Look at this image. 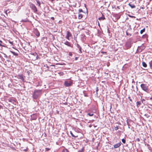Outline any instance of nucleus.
I'll use <instances>...</instances> for the list:
<instances>
[{
	"label": "nucleus",
	"instance_id": "1",
	"mask_svg": "<svg viewBox=\"0 0 152 152\" xmlns=\"http://www.w3.org/2000/svg\"><path fill=\"white\" fill-rule=\"evenodd\" d=\"M29 7H30L33 10V11L34 13H36L37 12V9L35 5L33 4L30 2L29 3Z\"/></svg>",
	"mask_w": 152,
	"mask_h": 152
},
{
	"label": "nucleus",
	"instance_id": "2",
	"mask_svg": "<svg viewBox=\"0 0 152 152\" xmlns=\"http://www.w3.org/2000/svg\"><path fill=\"white\" fill-rule=\"evenodd\" d=\"M40 91L39 90H35L34 91V93L33 94V98L34 99H37L39 95V93Z\"/></svg>",
	"mask_w": 152,
	"mask_h": 152
},
{
	"label": "nucleus",
	"instance_id": "3",
	"mask_svg": "<svg viewBox=\"0 0 152 152\" xmlns=\"http://www.w3.org/2000/svg\"><path fill=\"white\" fill-rule=\"evenodd\" d=\"M140 86L142 89L144 91L146 92H148V87L146 84H142Z\"/></svg>",
	"mask_w": 152,
	"mask_h": 152
},
{
	"label": "nucleus",
	"instance_id": "4",
	"mask_svg": "<svg viewBox=\"0 0 152 152\" xmlns=\"http://www.w3.org/2000/svg\"><path fill=\"white\" fill-rule=\"evenodd\" d=\"M72 84V82L71 81H66L64 83V85L66 87L71 86Z\"/></svg>",
	"mask_w": 152,
	"mask_h": 152
},
{
	"label": "nucleus",
	"instance_id": "5",
	"mask_svg": "<svg viewBox=\"0 0 152 152\" xmlns=\"http://www.w3.org/2000/svg\"><path fill=\"white\" fill-rule=\"evenodd\" d=\"M126 46L128 48H130L131 47V43L129 42H126L125 44Z\"/></svg>",
	"mask_w": 152,
	"mask_h": 152
},
{
	"label": "nucleus",
	"instance_id": "6",
	"mask_svg": "<svg viewBox=\"0 0 152 152\" xmlns=\"http://www.w3.org/2000/svg\"><path fill=\"white\" fill-rule=\"evenodd\" d=\"M18 78L20 79L21 80H22L23 81L24 80V77L23 75H22V74H21V75H18Z\"/></svg>",
	"mask_w": 152,
	"mask_h": 152
},
{
	"label": "nucleus",
	"instance_id": "7",
	"mask_svg": "<svg viewBox=\"0 0 152 152\" xmlns=\"http://www.w3.org/2000/svg\"><path fill=\"white\" fill-rule=\"evenodd\" d=\"M34 33L37 37H38L40 36V33L37 30H35L34 32Z\"/></svg>",
	"mask_w": 152,
	"mask_h": 152
},
{
	"label": "nucleus",
	"instance_id": "8",
	"mask_svg": "<svg viewBox=\"0 0 152 152\" xmlns=\"http://www.w3.org/2000/svg\"><path fill=\"white\" fill-rule=\"evenodd\" d=\"M71 36L72 34L71 33L68 31H67L66 35V37H71Z\"/></svg>",
	"mask_w": 152,
	"mask_h": 152
},
{
	"label": "nucleus",
	"instance_id": "9",
	"mask_svg": "<svg viewBox=\"0 0 152 152\" xmlns=\"http://www.w3.org/2000/svg\"><path fill=\"white\" fill-rule=\"evenodd\" d=\"M64 44L69 47H71V43L69 42L66 41L64 43Z\"/></svg>",
	"mask_w": 152,
	"mask_h": 152
},
{
	"label": "nucleus",
	"instance_id": "10",
	"mask_svg": "<svg viewBox=\"0 0 152 152\" xmlns=\"http://www.w3.org/2000/svg\"><path fill=\"white\" fill-rule=\"evenodd\" d=\"M31 118L33 120H35L37 119L36 115L35 114H33L31 115Z\"/></svg>",
	"mask_w": 152,
	"mask_h": 152
},
{
	"label": "nucleus",
	"instance_id": "11",
	"mask_svg": "<svg viewBox=\"0 0 152 152\" xmlns=\"http://www.w3.org/2000/svg\"><path fill=\"white\" fill-rule=\"evenodd\" d=\"M121 145V144L120 143H118L117 144H116L115 145H114V148H117L119 147Z\"/></svg>",
	"mask_w": 152,
	"mask_h": 152
},
{
	"label": "nucleus",
	"instance_id": "12",
	"mask_svg": "<svg viewBox=\"0 0 152 152\" xmlns=\"http://www.w3.org/2000/svg\"><path fill=\"white\" fill-rule=\"evenodd\" d=\"M129 5L130 7L132 9L136 7V6L135 5L133 4H132L131 3H130L129 4Z\"/></svg>",
	"mask_w": 152,
	"mask_h": 152
},
{
	"label": "nucleus",
	"instance_id": "13",
	"mask_svg": "<svg viewBox=\"0 0 152 152\" xmlns=\"http://www.w3.org/2000/svg\"><path fill=\"white\" fill-rule=\"evenodd\" d=\"M136 106L137 107H139L141 104V102L140 101H137L136 103Z\"/></svg>",
	"mask_w": 152,
	"mask_h": 152
},
{
	"label": "nucleus",
	"instance_id": "14",
	"mask_svg": "<svg viewBox=\"0 0 152 152\" xmlns=\"http://www.w3.org/2000/svg\"><path fill=\"white\" fill-rule=\"evenodd\" d=\"M10 53H12L14 56H17L18 55V53H15L14 52H13L12 51L10 50Z\"/></svg>",
	"mask_w": 152,
	"mask_h": 152
},
{
	"label": "nucleus",
	"instance_id": "15",
	"mask_svg": "<svg viewBox=\"0 0 152 152\" xmlns=\"http://www.w3.org/2000/svg\"><path fill=\"white\" fill-rule=\"evenodd\" d=\"M102 17H101L99 18L98 19L99 20H104L105 19V18L103 14H102Z\"/></svg>",
	"mask_w": 152,
	"mask_h": 152
},
{
	"label": "nucleus",
	"instance_id": "16",
	"mask_svg": "<svg viewBox=\"0 0 152 152\" xmlns=\"http://www.w3.org/2000/svg\"><path fill=\"white\" fill-rule=\"evenodd\" d=\"M78 19H81L83 17V15L82 14H79L78 15Z\"/></svg>",
	"mask_w": 152,
	"mask_h": 152
},
{
	"label": "nucleus",
	"instance_id": "17",
	"mask_svg": "<svg viewBox=\"0 0 152 152\" xmlns=\"http://www.w3.org/2000/svg\"><path fill=\"white\" fill-rule=\"evenodd\" d=\"M70 134H71V135L73 137H77V136H75L72 133V132L71 131H70Z\"/></svg>",
	"mask_w": 152,
	"mask_h": 152
},
{
	"label": "nucleus",
	"instance_id": "18",
	"mask_svg": "<svg viewBox=\"0 0 152 152\" xmlns=\"http://www.w3.org/2000/svg\"><path fill=\"white\" fill-rule=\"evenodd\" d=\"M28 20L27 19H23L21 21V22H26L28 21Z\"/></svg>",
	"mask_w": 152,
	"mask_h": 152
},
{
	"label": "nucleus",
	"instance_id": "19",
	"mask_svg": "<svg viewBox=\"0 0 152 152\" xmlns=\"http://www.w3.org/2000/svg\"><path fill=\"white\" fill-rule=\"evenodd\" d=\"M88 115L90 116H92L93 115H94V114H93V112H91V113H88Z\"/></svg>",
	"mask_w": 152,
	"mask_h": 152
},
{
	"label": "nucleus",
	"instance_id": "20",
	"mask_svg": "<svg viewBox=\"0 0 152 152\" xmlns=\"http://www.w3.org/2000/svg\"><path fill=\"white\" fill-rule=\"evenodd\" d=\"M62 152H69V151L67 149L64 148Z\"/></svg>",
	"mask_w": 152,
	"mask_h": 152
},
{
	"label": "nucleus",
	"instance_id": "21",
	"mask_svg": "<svg viewBox=\"0 0 152 152\" xmlns=\"http://www.w3.org/2000/svg\"><path fill=\"white\" fill-rule=\"evenodd\" d=\"M145 31V28H144L143 29L141 30V31H140V33L141 34H142L143 32H144Z\"/></svg>",
	"mask_w": 152,
	"mask_h": 152
},
{
	"label": "nucleus",
	"instance_id": "22",
	"mask_svg": "<svg viewBox=\"0 0 152 152\" xmlns=\"http://www.w3.org/2000/svg\"><path fill=\"white\" fill-rule=\"evenodd\" d=\"M90 31L88 30H86L85 31V33L87 34H89L90 33H89Z\"/></svg>",
	"mask_w": 152,
	"mask_h": 152
},
{
	"label": "nucleus",
	"instance_id": "23",
	"mask_svg": "<svg viewBox=\"0 0 152 152\" xmlns=\"http://www.w3.org/2000/svg\"><path fill=\"white\" fill-rule=\"evenodd\" d=\"M126 35L129 36L130 37L131 36L132 34H130L127 31H126Z\"/></svg>",
	"mask_w": 152,
	"mask_h": 152
},
{
	"label": "nucleus",
	"instance_id": "24",
	"mask_svg": "<svg viewBox=\"0 0 152 152\" xmlns=\"http://www.w3.org/2000/svg\"><path fill=\"white\" fill-rule=\"evenodd\" d=\"M142 66H147V64L144 62H142Z\"/></svg>",
	"mask_w": 152,
	"mask_h": 152
},
{
	"label": "nucleus",
	"instance_id": "25",
	"mask_svg": "<svg viewBox=\"0 0 152 152\" xmlns=\"http://www.w3.org/2000/svg\"><path fill=\"white\" fill-rule=\"evenodd\" d=\"M36 1H37V4H38L39 6L40 7V3L39 1L38 0H36Z\"/></svg>",
	"mask_w": 152,
	"mask_h": 152
},
{
	"label": "nucleus",
	"instance_id": "26",
	"mask_svg": "<svg viewBox=\"0 0 152 152\" xmlns=\"http://www.w3.org/2000/svg\"><path fill=\"white\" fill-rule=\"evenodd\" d=\"M121 141H122V142L124 144L125 143H126V140H125L124 139H123L121 140Z\"/></svg>",
	"mask_w": 152,
	"mask_h": 152
},
{
	"label": "nucleus",
	"instance_id": "27",
	"mask_svg": "<svg viewBox=\"0 0 152 152\" xmlns=\"http://www.w3.org/2000/svg\"><path fill=\"white\" fill-rule=\"evenodd\" d=\"M128 15L129 17L131 18H135V17L134 16H132L129 15Z\"/></svg>",
	"mask_w": 152,
	"mask_h": 152
},
{
	"label": "nucleus",
	"instance_id": "28",
	"mask_svg": "<svg viewBox=\"0 0 152 152\" xmlns=\"http://www.w3.org/2000/svg\"><path fill=\"white\" fill-rule=\"evenodd\" d=\"M79 49V53H82V48H78Z\"/></svg>",
	"mask_w": 152,
	"mask_h": 152
},
{
	"label": "nucleus",
	"instance_id": "29",
	"mask_svg": "<svg viewBox=\"0 0 152 152\" xmlns=\"http://www.w3.org/2000/svg\"><path fill=\"white\" fill-rule=\"evenodd\" d=\"M69 55L70 56H72V52H69Z\"/></svg>",
	"mask_w": 152,
	"mask_h": 152
},
{
	"label": "nucleus",
	"instance_id": "30",
	"mask_svg": "<svg viewBox=\"0 0 152 152\" xmlns=\"http://www.w3.org/2000/svg\"><path fill=\"white\" fill-rule=\"evenodd\" d=\"M107 32L109 33V34H110V30H109V28H108V27H107Z\"/></svg>",
	"mask_w": 152,
	"mask_h": 152
},
{
	"label": "nucleus",
	"instance_id": "31",
	"mask_svg": "<svg viewBox=\"0 0 152 152\" xmlns=\"http://www.w3.org/2000/svg\"><path fill=\"white\" fill-rule=\"evenodd\" d=\"M76 46L78 48H81V47L80 46V45L78 44H77V45H76Z\"/></svg>",
	"mask_w": 152,
	"mask_h": 152
},
{
	"label": "nucleus",
	"instance_id": "32",
	"mask_svg": "<svg viewBox=\"0 0 152 152\" xmlns=\"http://www.w3.org/2000/svg\"><path fill=\"white\" fill-rule=\"evenodd\" d=\"M150 66H152V60L149 63Z\"/></svg>",
	"mask_w": 152,
	"mask_h": 152
},
{
	"label": "nucleus",
	"instance_id": "33",
	"mask_svg": "<svg viewBox=\"0 0 152 152\" xmlns=\"http://www.w3.org/2000/svg\"><path fill=\"white\" fill-rule=\"evenodd\" d=\"M79 12H83V10L82 9H79Z\"/></svg>",
	"mask_w": 152,
	"mask_h": 152
},
{
	"label": "nucleus",
	"instance_id": "34",
	"mask_svg": "<svg viewBox=\"0 0 152 152\" xmlns=\"http://www.w3.org/2000/svg\"><path fill=\"white\" fill-rule=\"evenodd\" d=\"M118 126H117L115 127V130L116 131L117 130H118Z\"/></svg>",
	"mask_w": 152,
	"mask_h": 152
},
{
	"label": "nucleus",
	"instance_id": "35",
	"mask_svg": "<svg viewBox=\"0 0 152 152\" xmlns=\"http://www.w3.org/2000/svg\"><path fill=\"white\" fill-rule=\"evenodd\" d=\"M45 150L46 151H48L50 150V149L48 148H46Z\"/></svg>",
	"mask_w": 152,
	"mask_h": 152
},
{
	"label": "nucleus",
	"instance_id": "36",
	"mask_svg": "<svg viewBox=\"0 0 152 152\" xmlns=\"http://www.w3.org/2000/svg\"><path fill=\"white\" fill-rule=\"evenodd\" d=\"M101 53H102L103 54H106V52H104V51H102L101 52Z\"/></svg>",
	"mask_w": 152,
	"mask_h": 152
},
{
	"label": "nucleus",
	"instance_id": "37",
	"mask_svg": "<svg viewBox=\"0 0 152 152\" xmlns=\"http://www.w3.org/2000/svg\"><path fill=\"white\" fill-rule=\"evenodd\" d=\"M136 140L138 142H140V139L139 138H137L136 139Z\"/></svg>",
	"mask_w": 152,
	"mask_h": 152
},
{
	"label": "nucleus",
	"instance_id": "38",
	"mask_svg": "<svg viewBox=\"0 0 152 152\" xmlns=\"http://www.w3.org/2000/svg\"><path fill=\"white\" fill-rule=\"evenodd\" d=\"M10 102H13L15 101L13 99H10Z\"/></svg>",
	"mask_w": 152,
	"mask_h": 152
},
{
	"label": "nucleus",
	"instance_id": "39",
	"mask_svg": "<svg viewBox=\"0 0 152 152\" xmlns=\"http://www.w3.org/2000/svg\"><path fill=\"white\" fill-rule=\"evenodd\" d=\"M51 18L53 20H54V17H51Z\"/></svg>",
	"mask_w": 152,
	"mask_h": 152
},
{
	"label": "nucleus",
	"instance_id": "40",
	"mask_svg": "<svg viewBox=\"0 0 152 152\" xmlns=\"http://www.w3.org/2000/svg\"><path fill=\"white\" fill-rule=\"evenodd\" d=\"M9 42L11 44H12V45L13 44V42H11V41H9Z\"/></svg>",
	"mask_w": 152,
	"mask_h": 152
},
{
	"label": "nucleus",
	"instance_id": "41",
	"mask_svg": "<svg viewBox=\"0 0 152 152\" xmlns=\"http://www.w3.org/2000/svg\"><path fill=\"white\" fill-rule=\"evenodd\" d=\"M65 38L68 40H69V37H65Z\"/></svg>",
	"mask_w": 152,
	"mask_h": 152
},
{
	"label": "nucleus",
	"instance_id": "42",
	"mask_svg": "<svg viewBox=\"0 0 152 152\" xmlns=\"http://www.w3.org/2000/svg\"><path fill=\"white\" fill-rule=\"evenodd\" d=\"M78 58L77 57H75V60H77Z\"/></svg>",
	"mask_w": 152,
	"mask_h": 152
},
{
	"label": "nucleus",
	"instance_id": "43",
	"mask_svg": "<svg viewBox=\"0 0 152 152\" xmlns=\"http://www.w3.org/2000/svg\"><path fill=\"white\" fill-rule=\"evenodd\" d=\"M4 54V57L7 58V55H6L5 54Z\"/></svg>",
	"mask_w": 152,
	"mask_h": 152
},
{
	"label": "nucleus",
	"instance_id": "44",
	"mask_svg": "<svg viewBox=\"0 0 152 152\" xmlns=\"http://www.w3.org/2000/svg\"><path fill=\"white\" fill-rule=\"evenodd\" d=\"M0 46H3V47L4 46V45H2L1 43H0Z\"/></svg>",
	"mask_w": 152,
	"mask_h": 152
},
{
	"label": "nucleus",
	"instance_id": "45",
	"mask_svg": "<svg viewBox=\"0 0 152 152\" xmlns=\"http://www.w3.org/2000/svg\"><path fill=\"white\" fill-rule=\"evenodd\" d=\"M98 91V88H97V89H96V92H97V91Z\"/></svg>",
	"mask_w": 152,
	"mask_h": 152
},
{
	"label": "nucleus",
	"instance_id": "46",
	"mask_svg": "<svg viewBox=\"0 0 152 152\" xmlns=\"http://www.w3.org/2000/svg\"><path fill=\"white\" fill-rule=\"evenodd\" d=\"M150 99L152 100V97H151V98H150Z\"/></svg>",
	"mask_w": 152,
	"mask_h": 152
},
{
	"label": "nucleus",
	"instance_id": "47",
	"mask_svg": "<svg viewBox=\"0 0 152 152\" xmlns=\"http://www.w3.org/2000/svg\"><path fill=\"white\" fill-rule=\"evenodd\" d=\"M98 25L100 26V25H99V22H98Z\"/></svg>",
	"mask_w": 152,
	"mask_h": 152
},
{
	"label": "nucleus",
	"instance_id": "48",
	"mask_svg": "<svg viewBox=\"0 0 152 152\" xmlns=\"http://www.w3.org/2000/svg\"><path fill=\"white\" fill-rule=\"evenodd\" d=\"M151 1V0H149V1L150 2Z\"/></svg>",
	"mask_w": 152,
	"mask_h": 152
},
{
	"label": "nucleus",
	"instance_id": "49",
	"mask_svg": "<svg viewBox=\"0 0 152 152\" xmlns=\"http://www.w3.org/2000/svg\"><path fill=\"white\" fill-rule=\"evenodd\" d=\"M52 66H55L54 65H52Z\"/></svg>",
	"mask_w": 152,
	"mask_h": 152
},
{
	"label": "nucleus",
	"instance_id": "50",
	"mask_svg": "<svg viewBox=\"0 0 152 152\" xmlns=\"http://www.w3.org/2000/svg\"><path fill=\"white\" fill-rule=\"evenodd\" d=\"M144 35H143L142 36V37H144Z\"/></svg>",
	"mask_w": 152,
	"mask_h": 152
},
{
	"label": "nucleus",
	"instance_id": "51",
	"mask_svg": "<svg viewBox=\"0 0 152 152\" xmlns=\"http://www.w3.org/2000/svg\"><path fill=\"white\" fill-rule=\"evenodd\" d=\"M119 7L118 6L117 7V8H118Z\"/></svg>",
	"mask_w": 152,
	"mask_h": 152
},
{
	"label": "nucleus",
	"instance_id": "52",
	"mask_svg": "<svg viewBox=\"0 0 152 152\" xmlns=\"http://www.w3.org/2000/svg\"><path fill=\"white\" fill-rule=\"evenodd\" d=\"M79 152H80V151H79Z\"/></svg>",
	"mask_w": 152,
	"mask_h": 152
}]
</instances>
